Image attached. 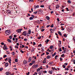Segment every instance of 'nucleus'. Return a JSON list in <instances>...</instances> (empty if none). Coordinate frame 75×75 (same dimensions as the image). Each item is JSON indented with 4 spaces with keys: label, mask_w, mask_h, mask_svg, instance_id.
Listing matches in <instances>:
<instances>
[{
    "label": "nucleus",
    "mask_w": 75,
    "mask_h": 75,
    "mask_svg": "<svg viewBox=\"0 0 75 75\" xmlns=\"http://www.w3.org/2000/svg\"><path fill=\"white\" fill-rule=\"evenodd\" d=\"M64 65H65L67 66V65H68V63H65L64 64Z\"/></svg>",
    "instance_id": "603ef678"
},
{
    "label": "nucleus",
    "mask_w": 75,
    "mask_h": 75,
    "mask_svg": "<svg viewBox=\"0 0 75 75\" xmlns=\"http://www.w3.org/2000/svg\"><path fill=\"white\" fill-rule=\"evenodd\" d=\"M47 62V61H46L44 60L42 61V63L43 64H45Z\"/></svg>",
    "instance_id": "aec40b11"
},
{
    "label": "nucleus",
    "mask_w": 75,
    "mask_h": 75,
    "mask_svg": "<svg viewBox=\"0 0 75 75\" xmlns=\"http://www.w3.org/2000/svg\"><path fill=\"white\" fill-rule=\"evenodd\" d=\"M9 38L10 39H12V37H11V36H9Z\"/></svg>",
    "instance_id": "338daca9"
},
{
    "label": "nucleus",
    "mask_w": 75,
    "mask_h": 75,
    "mask_svg": "<svg viewBox=\"0 0 75 75\" xmlns=\"http://www.w3.org/2000/svg\"><path fill=\"white\" fill-rule=\"evenodd\" d=\"M71 7H72V8H73V9H74L75 8V6H74L72 5L71 6Z\"/></svg>",
    "instance_id": "f704fd0d"
},
{
    "label": "nucleus",
    "mask_w": 75,
    "mask_h": 75,
    "mask_svg": "<svg viewBox=\"0 0 75 75\" xmlns=\"http://www.w3.org/2000/svg\"><path fill=\"white\" fill-rule=\"evenodd\" d=\"M31 16L33 18H34V17H35V16H34V15H31Z\"/></svg>",
    "instance_id": "cd10ccee"
},
{
    "label": "nucleus",
    "mask_w": 75,
    "mask_h": 75,
    "mask_svg": "<svg viewBox=\"0 0 75 75\" xmlns=\"http://www.w3.org/2000/svg\"><path fill=\"white\" fill-rule=\"evenodd\" d=\"M28 62H27V61L26 60H24L23 62V63L24 64H27Z\"/></svg>",
    "instance_id": "9d476101"
},
{
    "label": "nucleus",
    "mask_w": 75,
    "mask_h": 75,
    "mask_svg": "<svg viewBox=\"0 0 75 75\" xmlns=\"http://www.w3.org/2000/svg\"><path fill=\"white\" fill-rule=\"evenodd\" d=\"M15 62H18V59H16L15 60Z\"/></svg>",
    "instance_id": "a878e982"
},
{
    "label": "nucleus",
    "mask_w": 75,
    "mask_h": 75,
    "mask_svg": "<svg viewBox=\"0 0 75 75\" xmlns=\"http://www.w3.org/2000/svg\"><path fill=\"white\" fill-rule=\"evenodd\" d=\"M49 74H52V71H49Z\"/></svg>",
    "instance_id": "393cba45"
},
{
    "label": "nucleus",
    "mask_w": 75,
    "mask_h": 75,
    "mask_svg": "<svg viewBox=\"0 0 75 75\" xmlns=\"http://www.w3.org/2000/svg\"><path fill=\"white\" fill-rule=\"evenodd\" d=\"M38 74L39 75H43V73H42V71H39V72H38Z\"/></svg>",
    "instance_id": "20e7f679"
},
{
    "label": "nucleus",
    "mask_w": 75,
    "mask_h": 75,
    "mask_svg": "<svg viewBox=\"0 0 75 75\" xmlns=\"http://www.w3.org/2000/svg\"><path fill=\"white\" fill-rule=\"evenodd\" d=\"M37 23H38V24H40V23H41V22H40V21H39V20H38L37 21Z\"/></svg>",
    "instance_id": "5701e85b"
},
{
    "label": "nucleus",
    "mask_w": 75,
    "mask_h": 75,
    "mask_svg": "<svg viewBox=\"0 0 75 75\" xmlns=\"http://www.w3.org/2000/svg\"><path fill=\"white\" fill-rule=\"evenodd\" d=\"M67 35V34H64V35H63V36H64V37H67V35Z\"/></svg>",
    "instance_id": "72a5a7b5"
},
{
    "label": "nucleus",
    "mask_w": 75,
    "mask_h": 75,
    "mask_svg": "<svg viewBox=\"0 0 75 75\" xmlns=\"http://www.w3.org/2000/svg\"><path fill=\"white\" fill-rule=\"evenodd\" d=\"M45 42H46V43H48V42H49V40L48 39H47L46 41H45Z\"/></svg>",
    "instance_id": "4be33fe9"
},
{
    "label": "nucleus",
    "mask_w": 75,
    "mask_h": 75,
    "mask_svg": "<svg viewBox=\"0 0 75 75\" xmlns=\"http://www.w3.org/2000/svg\"><path fill=\"white\" fill-rule=\"evenodd\" d=\"M50 27H54V24H52V25L50 26Z\"/></svg>",
    "instance_id": "ea45409f"
},
{
    "label": "nucleus",
    "mask_w": 75,
    "mask_h": 75,
    "mask_svg": "<svg viewBox=\"0 0 75 75\" xmlns=\"http://www.w3.org/2000/svg\"><path fill=\"white\" fill-rule=\"evenodd\" d=\"M29 33H27L26 34V35H27V37H28L29 36H30V35H29Z\"/></svg>",
    "instance_id": "a18cd8bd"
},
{
    "label": "nucleus",
    "mask_w": 75,
    "mask_h": 75,
    "mask_svg": "<svg viewBox=\"0 0 75 75\" xmlns=\"http://www.w3.org/2000/svg\"><path fill=\"white\" fill-rule=\"evenodd\" d=\"M44 7V5L40 6V7H42V8Z\"/></svg>",
    "instance_id": "4d7b16f0"
},
{
    "label": "nucleus",
    "mask_w": 75,
    "mask_h": 75,
    "mask_svg": "<svg viewBox=\"0 0 75 75\" xmlns=\"http://www.w3.org/2000/svg\"><path fill=\"white\" fill-rule=\"evenodd\" d=\"M50 6H51V5H50L49 6V10H52V9H51V8H50Z\"/></svg>",
    "instance_id": "de8ad7c7"
},
{
    "label": "nucleus",
    "mask_w": 75,
    "mask_h": 75,
    "mask_svg": "<svg viewBox=\"0 0 75 75\" xmlns=\"http://www.w3.org/2000/svg\"><path fill=\"white\" fill-rule=\"evenodd\" d=\"M35 61H32V63L33 64H35Z\"/></svg>",
    "instance_id": "b1692460"
},
{
    "label": "nucleus",
    "mask_w": 75,
    "mask_h": 75,
    "mask_svg": "<svg viewBox=\"0 0 75 75\" xmlns=\"http://www.w3.org/2000/svg\"><path fill=\"white\" fill-rule=\"evenodd\" d=\"M67 3L69 4H71V1L70 0H69L67 1Z\"/></svg>",
    "instance_id": "a211bd4d"
},
{
    "label": "nucleus",
    "mask_w": 75,
    "mask_h": 75,
    "mask_svg": "<svg viewBox=\"0 0 75 75\" xmlns=\"http://www.w3.org/2000/svg\"><path fill=\"white\" fill-rule=\"evenodd\" d=\"M22 34V35H24V36H26V35H27V32L24 31Z\"/></svg>",
    "instance_id": "f03ea898"
},
{
    "label": "nucleus",
    "mask_w": 75,
    "mask_h": 75,
    "mask_svg": "<svg viewBox=\"0 0 75 75\" xmlns=\"http://www.w3.org/2000/svg\"><path fill=\"white\" fill-rule=\"evenodd\" d=\"M35 8H39V6L38 5L36 6L35 7Z\"/></svg>",
    "instance_id": "4c0bfd02"
},
{
    "label": "nucleus",
    "mask_w": 75,
    "mask_h": 75,
    "mask_svg": "<svg viewBox=\"0 0 75 75\" xmlns=\"http://www.w3.org/2000/svg\"><path fill=\"white\" fill-rule=\"evenodd\" d=\"M4 65L6 67H7L8 66V62L6 63Z\"/></svg>",
    "instance_id": "1a4fd4ad"
},
{
    "label": "nucleus",
    "mask_w": 75,
    "mask_h": 75,
    "mask_svg": "<svg viewBox=\"0 0 75 75\" xmlns=\"http://www.w3.org/2000/svg\"><path fill=\"white\" fill-rule=\"evenodd\" d=\"M64 55V54H63L62 55H61V57H63Z\"/></svg>",
    "instance_id": "0e129e2a"
},
{
    "label": "nucleus",
    "mask_w": 75,
    "mask_h": 75,
    "mask_svg": "<svg viewBox=\"0 0 75 75\" xmlns=\"http://www.w3.org/2000/svg\"><path fill=\"white\" fill-rule=\"evenodd\" d=\"M33 45H35L36 44V43H35V42H33Z\"/></svg>",
    "instance_id": "8fccbe9b"
},
{
    "label": "nucleus",
    "mask_w": 75,
    "mask_h": 75,
    "mask_svg": "<svg viewBox=\"0 0 75 75\" xmlns=\"http://www.w3.org/2000/svg\"><path fill=\"white\" fill-rule=\"evenodd\" d=\"M24 41H27V39H24Z\"/></svg>",
    "instance_id": "bf43d9fd"
},
{
    "label": "nucleus",
    "mask_w": 75,
    "mask_h": 75,
    "mask_svg": "<svg viewBox=\"0 0 75 75\" xmlns=\"http://www.w3.org/2000/svg\"><path fill=\"white\" fill-rule=\"evenodd\" d=\"M30 66H31V65H33V63H30Z\"/></svg>",
    "instance_id": "774afa93"
},
{
    "label": "nucleus",
    "mask_w": 75,
    "mask_h": 75,
    "mask_svg": "<svg viewBox=\"0 0 75 75\" xmlns=\"http://www.w3.org/2000/svg\"><path fill=\"white\" fill-rule=\"evenodd\" d=\"M47 72V71H43V73H44L45 74H46Z\"/></svg>",
    "instance_id": "680f3d73"
},
{
    "label": "nucleus",
    "mask_w": 75,
    "mask_h": 75,
    "mask_svg": "<svg viewBox=\"0 0 75 75\" xmlns=\"http://www.w3.org/2000/svg\"><path fill=\"white\" fill-rule=\"evenodd\" d=\"M11 4H9V3H8V5L7 6V8L9 9L10 8V6H11Z\"/></svg>",
    "instance_id": "0eeeda50"
},
{
    "label": "nucleus",
    "mask_w": 75,
    "mask_h": 75,
    "mask_svg": "<svg viewBox=\"0 0 75 75\" xmlns=\"http://www.w3.org/2000/svg\"><path fill=\"white\" fill-rule=\"evenodd\" d=\"M3 49H4V50H6V47H3Z\"/></svg>",
    "instance_id": "864d4df0"
},
{
    "label": "nucleus",
    "mask_w": 75,
    "mask_h": 75,
    "mask_svg": "<svg viewBox=\"0 0 75 75\" xmlns=\"http://www.w3.org/2000/svg\"><path fill=\"white\" fill-rule=\"evenodd\" d=\"M59 52H61L62 51V49L61 48H59Z\"/></svg>",
    "instance_id": "c9c22d12"
},
{
    "label": "nucleus",
    "mask_w": 75,
    "mask_h": 75,
    "mask_svg": "<svg viewBox=\"0 0 75 75\" xmlns=\"http://www.w3.org/2000/svg\"><path fill=\"white\" fill-rule=\"evenodd\" d=\"M38 67V64H34L33 66V68H37Z\"/></svg>",
    "instance_id": "7ed1b4c3"
},
{
    "label": "nucleus",
    "mask_w": 75,
    "mask_h": 75,
    "mask_svg": "<svg viewBox=\"0 0 75 75\" xmlns=\"http://www.w3.org/2000/svg\"><path fill=\"white\" fill-rule=\"evenodd\" d=\"M47 59H50V58H51V56H47Z\"/></svg>",
    "instance_id": "2eb2a0df"
},
{
    "label": "nucleus",
    "mask_w": 75,
    "mask_h": 75,
    "mask_svg": "<svg viewBox=\"0 0 75 75\" xmlns=\"http://www.w3.org/2000/svg\"><path fill=\"white\" fill-rule=\"evenodd\" d=\"M58 34H59V35H60V36L61 35H62V34H61V32H60V31H58Z\"/></svg>",
    "instance_id": "f8f14e48"
},
{
    "label": "nucleus",
    "mask_w": 75,
    "mask_h": 75,
    "mask_svg": "<svg viewBox=\"0 0 75 75\" xmlns=\"http://www.w3.org/2000/svg\"><path fill=\"white\" fill-rule=\"evenodd\" d=\"M38 11H37V12H33L34 14H37V13H38Z\"/></svg>",
    "instance_id": "49530a36"
},
{
    "label": "nucleus",
    "mask_w": 75,
    "mask_h": 75,
    "mask_svg": "<svg viewBox=\"0 0 75 75\" xmlns=\"http://www.w3.org/2000/svg\"><path fill=\"white\" fill-rule=\"evenodd\" d=\"M39 71H40V68H38L37 70V72H38Z\"/></svg>",
    "instance_id": "e433bc0d"
},
{
    "label": "nucleus",
    "mask_w": 75,
    "mask_h": 75,
    "mask_svg": "<svg viewBox=\"0 0 75 75\" xmlns=\"http://www.w3.org/2000/svg\"><path fill=\"white\" fill-rule=\"evenodd\" d=\"M26 74H27V75H29L30 74V72H28V73H26Z\"/></svg>",
    "instance_id": "052dcab7"
},
{
    "label": "nucleus",
    "mask_w": 75,
    "mask_h": 75,
    "mask_svg": "<svg viewBox=\"0 0 75 75\" xmlns=\"http://www.w3.org/2000/svg\"><path fill=\"white\" fill-rule=\"evenodd\" d=\"M66 10H67V11H69V10L68 9V8H66Z\"/></svg>",
    "instance_id": "3c124183"
},
{
    "label": "nucleus",
    "mask_w": 75,
    "mask_h": 75,
    "mask_svg": "<svg viewBox=\"0 0 75 75\" xmlns=\"http://www.w3.org/2000/svg\"><path fill=\"white\" fill-rule=\"evenodd\" d=\"M50 31H51V33H52V31H54V30L53 29H50Z\"/></svg>",
    "instance_id": "6ab92c4d"
},
{
    "label": "nucleus",
    "mask_w": 75,
    "mask_h": 75,
    "mask_svg": "<svg viewBox=\"0 0 75 75\" xmlns=\"http://www.w3.org/2000/svg\"><path fill=\"white\" fill-rule=\"evenodd\" d=\"M31 59H32V57H30L29 59V61L28 62H31Z\"/></svg>",
    "instance_id": "4468645a"
},
{
    "label": "nucleus",
    "mask_w": 75,
    "mask_h": 75,
    "mask_svg": "<svg viewBox=\"0 0 75 75\" xmlns=\"http://www.w3.org/2000/svg\"><path fill=\"white\" fill-rule=\"evenodd\" d=\"M25 48H26V49H28V46H25Z\"/></svg>",
    "instance_id": "e2e57ef3"
},
{
    "label": "nucleus",
    "mask_w": 75,
    "mask_h": 75,
    "mask_svg": "<svg viewBox=\"0 0 75 75\" xmlns=\"http://www.w3.org/2000/svg\"><path fill=\"white\" fill-rule=\"evenodd\" d=\"M62 49L63 50H65V47H62Z\"/></svg>",
    "instance_id": "13d9d810"
},
{
    "label": "nucleus",
    "mask_w": 75,
    "mask_h": 75,
    "mask_svg": "<svg viewBox=\"0 0 75 75\" xmlns=\"http://www.w3.org/2000/svg\"><path fill=\"white\" fill-rule=\"evenodd\" d=\"M29 19L30 20H33V18L32 17H30L29 18Z\"/></svg>",
    "instance_id": "2f4dec72"
},
{
    "label": "nucleus",
    "mask_w": 75,
    "mask_h": 75,
    "mask_svg": "<svg viewBox=\"0 0 75 75\" xmlns=\"http://www.w3.org/2000/svg\"><path fill=\"white\" fill-rule=\"evenodd\" d=\"M6 75H10V74H11V72L9 73V72L7 71L6 72Z\"/></svg>",
    "instance_id": "6e6552de"
},
{
    "label": "nucleus",
    "mask_w": 75,
    "mask_h": 75,
    "mask_svg": "<svg viewBox=\"0 0 75 75\" xmlns=\"http://www.w3.org/2000/svg\"><path fill=\"white\" fill-rule=\"evenodd\" d=\"M40 46V47H42V44H40L39 45H38V47H39Z\"/></svg>",
    "instance_id": "37998d69"
},
{
    "label": "nucleus",
    "mask_w": 75,
    "mask_h": 75,
    "mask_svg": "<svg viewBox=\"0 0 75 75\" xmlns=\"http://www.w3.org/2000/svg\"><path fill=\"white\" fill-rule=\"evenodd\" d=\"M50 26V25H47V26H46V27L47 28H48Z\"/></svg>",
    "instance_id": "6e6d98bb"
},
{
    "label": "nucleus",
    "mask_w": 75,
    "mask_h": 75,
    "mask_svg": "<svg viewBox=\"0 0 75 75\" xmlns=\"http://www.w3.org/2000/svg\"><path fill=\"white\" fill-rule=\"evenodd\" d=\"M33 51H34V49H32L31 50V52H33Z\"/></svg>",
    "instance_id": "5fc2aeb1"
},
{
    "label": "nucleus",
    "mask_w": 75,
    "mask_h": 75,
    "mask_svg": "<svg viewBox=\"0 0 75 75\" xmlns=\"http://www.w3.org/2000/svg\"><path fill=\"white\" fill-rule=\"evenodd\" d=\"M59 5H57L56 6V9H58L59 8Z\"/></svg>",
    "instance_id": "f3484780"
},
{
    "label": "nucleus",
    "mask_w": 75,
    "mask_h": 75,
    "mask_svg": "<svg viewBox=\"0 0 75 75\" xmlns=\"http://www.w3.org/2000/svg\"><path fill=\"white\" fill-rule=\"evenodd\" d=\"M38 38V40H40V39L41 38V37L40 36Z\"/></svg>",
    "instance_id": "c03bdc74"
},
{
    "label": "nucleus",
    "mask_w": 75,
    "mask_h": 75,
    "mask_svg": "<svg viewBox=\"0 0 75 75\" xmlns=\"http://www.w3.org/2000/svg\"><path fill=\"white\" fill-rule=\"evenodd\" d=\"M46 18H47V20H50V18L48 16H47L46 17Z\"/></svg>",
    "instance_id": "9b49d317"
},
{
    "label": "nucleus",
    "mask_w": 75,
    "mask_h": 75,
    "mask_svg": "<svg viewBox=\"0 0 75 75\" xmlns=\"http://www.w3.org/2000/svg\"><path fill=\"white\" fill-rule=\"evenodd\" d=\"M5 33H6V34H8V33L9 34H8L7 35H9L10 33V32L9 30H7L5 31Z\"/></svg>",
    "instance_id": "f257e3e1"
},
{
    "label": "nucleus",
    "mask_w": 75,
    "mask_h": 75,
    "mask_svg": "<svg viewBox=\"0 0 75 75\" xmlns=\"http://www.w3.org/2000/svg\"><path fill=\"white\" fill-rule=\"evenodd\" d=\"M3 70V68H1V67L0 68V71H2Z\"/></svg>",
    "instance_id": "c85d7f7f"
},
{
    "label": "nucleus",
    "mask_w": 75,
    "mask_h": 75,
    "mask_svg": "<svg viewBox=\"0 0 75 75\" xmlns=\"http://www.w3.org/2000/svg\"><path fill=\"white\" fill-rule=\"evenodd\" d=\"M5 57H7V55H4V57H3L4 58H5Z\"/></svg>",
    "instance_id": "09e8293b"
},
{
    "label": "nucleus",
    "mask_w": 75,
    "mask_h": 75,
    "mask_svg": "<svg viewBox=\"0 0 75 75\" xmlns=\"http://www.w3.org/2000/svg\"><path fill=\"white\" fill-rule=\"evenodd\" d=\"M56 55V52H55L54 54L52 55V57H54V56H55Z\"/></svg>",
    "instance_id": "412c9836"
},
{
    "label": "nucleus",
    "mask_w": 75,
    "mask_h": 75,
    "mask_svg": "<svg viewBox=\"0 0 75 75\" xmlns=\"http://www.w3.org/2000/svg\"><path fill=\"white\" fill-rule=\"evenodd\" d=\"M53 64V62H50L49 63V65H51V64Z\"/></svg>",
    "instance_id": "bb28decb"
},
{
    "label": "nucleus",
    "mask_w": 75,
    "mask_h": 75,
    "mask_svg": "<svg viewBox=\"0 0 75 75\" xmlns=\"http://www.w3.org/2000/svg\"><path fill=\"white\" fill-rule=\"evenodd\" d=\"M7 41L8 42H10V43L11 42V40L10 39H8Z\"/></svg>",
    "instance_id": "ddd939ff"
},
{
    "label": "nucleus",
    "mask_w": 75,
    "mask_h": 75,
    "mask_svg": "<svg viewBox=\"0 0 75 75\" xmlns=\"http://www.w3.org/2000/svg\"><path fill=\"white\" fill-rule=\"evenodd\" d=\"M28 33H29V34H31V29H29Z\"/></svg>",
    "instance_id": "dca6fc26"
},
{
    "label": "nucleus",
    "mask_w": 75,
    "mask_h": 75,
    "mask_svg": "<svg viewBox=\"0 0 75 75\" xmlns=\"http://www.w3.org/2000/svg\"><path fill=\"white\" fill-rule=\"evenodd\" d=\"M73 40L74 41H75V37H73Z\"/></svg>",
    "instance_id": "69168bd1"
},
{
    "label": "nucleus",
    "mask_w": 75,
    "mask_h": 75,
    "mask_svg": "<svg viewBox=\"0 0 75 75\" xmlns=\"http://www.w3.org/2000/svg\"><path fill=\"white\" fill-rule=\"evenodd\" d=\"M23 29H18L16 30V31L18 33H21V31Z\"/></svg>",
    "instance_id": "423d86ee"
},
{
    "label": "nucleus",
    "mask_w": 75,
    "mask_h": 75,
    "mask_svg": "<svg viewBox=\"0 0 75 75\" xmlns=\"http://www.w3.org/2000/svg\"><path fill=\"white\" fill-rule=\"evenodd\" d=\"M1 45H4V42H1Z\"/></svg>",
    "instance_id": "a19ab883"
},
{
    "label": "nucleus",
    "mask_w": 75,
    "mask_h": 75,
    "mask_svg": "<svg viewBox=\"0 0 75 75\" xmlns=\"http://www.w3.org/2000/svg\"><path fill=\"white\" fill-rule=\"evenodd\" d=\"M15 48H18V46L17 45H15Z\"/></svg>",
    "instance_id": "79ce46f5"
},
{
    "label": "nucleus",
    "mask_w": 75,
    "mask_h": 75,
    "mask_svg": "<svg viewBox=\"0 0 75 75\" xmlns=\"http://www.w3.org/2000/svg\"><path fill=\"white\" fill-rule=\"evenodd\" d=\"M53 48V46L51 45L50 47V49H52Z\"/></svg>",
    "instance_id": "c756f323"
},
{
    "label": "nucleus",
    "mask_w": 75,
    "mask_h": 75,
    "mask_svg": "<svg viewBox=\"0 0 75 75\" xmlns=\"http://www.w3.org/2000/svg\"><path fill=\"white\" fill-rule=\"evenodd\" d=\"M65 71H68L69 70V69L68 68H65Z\"/></svg>",
    "instance_id": "473e14b6"
},
{
    "label": "nucleus",
    "mask_w": 75,
    "mask_h": 75,
    "mask_svg": "<svg viewBox=\"0 0 75 75\" xmlns=\"http://www.w3.org/2000/svg\"><path fill=\"white\" fill-rule=\"evenodd\" d=\"M62 67H63V68H65V67H66V66L65 65H64V64H63L62 66Z\"/></svg>",
    "instance_id": "7c9ffc66"
},
{
    "label": "nucleus",
    "mask_w": 75,
    "mask_h": 75,
    "mask_svg": "<svg viewBox=\"0 0 75 75\" xmlns=\"http://www.w3.org/2000/svg\"><path fill=\"white\" fill-rule=\"evenodd\" d=\"M57 57H58V55H56L55 56V59H57Z\"/></svg>",
    "instance_id": "58836bf2"
},
{
    "label": "nucleus",
    "mask_w": 75,
    "mask_h": 75,
    "mask_svg": "<svg viewBox=\"0 0 75 75\" xmlns=\"http://www.w3.org/2000/svg\"><path fill=\"white\" fill-rule=\"evenodd\" d=\"M6 13H8V14H11V11L10 10H6Z\"/></svg>",
    "instance_id": "39448f33"
}]
</instances>
